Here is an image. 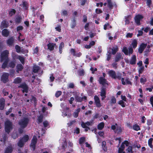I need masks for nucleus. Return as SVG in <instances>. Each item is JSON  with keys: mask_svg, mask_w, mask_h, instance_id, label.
<instances>
[{"mask_svg": "<svg viewBox=\"0 0 153 153\" xmlns=\"http://www.w3.org/2000/svg\"><path fill=\"white\" fill-rule=\"evenodd\" d=\"M140 68L139 69V74H141L143 71L144 67L143 66L140 67Z\"/></svg>", "mask_w": 153, "mask_h": 153, "instance_id": "56", "label": "nucleus"}, {"mask_svg": "<svg viewBox=\"0 0 153 153\" xmlns=\"http://www.w3.org/2000/svg\"><path fill=\"white\" fill-rule=\"evenodd\" d=\"M146 81V79L145 78H141L140 79V82L144 84Z\"/></svg>", "mask_w": 153, "mask_h": 153, "instance_id": "59", "label": "nucleus"}, {"mask_svg": "<svg viewBox=\"0 0 153 153\" xmlns=\"http://www.w3.org/2000/svg\"><path fill=\"white\" fill-rule=\"evenodd\" d=\"M107 2L108 3V6L110 8H111L113 7V4L111 2V0H107Z\"/></svg>", "mask_w": 153, "mask_h": 153, "instance_id": "39", "label": "nucleus"}, {"mask_svg": "<svg viewBox=\"0 0 153 153\" xmlns=\"http://www.w3.org/2000/svg\"><path fill=\"white\" fill-rule=\"evenodd\" d=\"M43 119V116L42 115H40L39 117H38V123H41L42 122Z\"/></svg>", "mask_w": 153, "mask_h": 153, "instance_id": "49", "label": "nucleus"}, {"mask_svg": "<svg viewBox=\"0 0 153 153\" xmlns=\"http://www.w3.org/2000/svg\"><path fill=\"white\" fill-rule=\"evenodd\" d=\"M118 103L123 107H125L126 103L123 100H120L119 101Z\"/></svg>", "mask_w": 153, "mask_h": 153, "instance_id": "43", "label": "nucleus"}, {"mask_svg": "<svg viewBox=\"0 0 153 153\" xmlns=\"http://www.w3.org/2000/svg\"><path fill=\"white\" fill-rule=\"evenodd\" d=\"M116 102V100L114 96H112L111 97L110 101V104L112 105L113 104H115Z\"/></svg>", "mask_w": 153, "mask_h": 153, "instance_id": "30", "label": "nucleus"}, {"mask_svg": "<svg viewBox=\"0 0 153 153\" xmlns=\"http://www.w3.org/2000/svg\"><path fill=\"white\" fill-rule=\"evenodd\" d=\"M131 45L134 48H136L137 45V40L134 39L132 42Z\"/></svg>", "mask_w": 153, "mask_h": 153, "instance_id": "37", "label": "nucleus"}, {"mask_svg": "<svg viewBox=\"0 0 153 153\" xmlns=\"http://www.w3.org/2000/svg\"><path fill=\"white\" fill-rule=\"evenodd\" d=\"M1 27L3 28L7 27L8 26V24L5 21H3L1 25Z\"/></svg>", "mask_w": 153, "mask_h": 153, "instance_id": "34", "label": "nucleus"}, {"mask_svg": "<svg viewBox=\"0 0 153 153\" xmlns=\"http://www.w3.org/2000/svg\"><path fill=\"white\" fill-rule=\"evenodd\" d=\"M121 99H122V100L123 101H124L125 102H126L127 101V99L125 96H123V95H121Z\"/></svg>", "mask_w": 153, "mask_h": 153, "instance_id": "63", "label": "nucleus"}, {"mask_svg": "<svg viewBox=\"0 0 153 153\" xmlns=\"http://www.w3.org/2000/svg\"><path fill=\"white\" fill-rule=\"evenodd\" d=\"M78 75L80 76H83L84 74V71L83 70H80L78 71Z\"/></svg>", "mask_w": 153, "mask_h": 153, "instance_id": "48", "label": "nucleus"}, {"mask_svg": "<svg viewBox=\"0 0 153 153\" xmlns=\"http://www.w3.org/2000/svg\"><path fill=\"white\" fill-rule=\"evenodd\" d=\"M9 52L7 50H5L3 51L1 55V62H2L4 61L2 65V68H5L7 66V63L8 61V58Z\"/></svg>", "mask_w": 153, "mask_h": 153, "instance_id": "1", "label": "nucleus"}, {"mask_svg": "<svg viewBox=\"0 0 153 153\" xmlns=\"http://www.w3.org/2000/svg\"><path fill=\"white\" fill-rule=\"evenodd\" d=\"M39 51V49L38 47H36L33 50V54H37Z\"/></svg>", "mask_w": 153, "mask_h": 153, "instance_id": "61", "label": "nucleus"}, {"mask_svg": "<svg viewBox=\"0 0 153 153\" xmlns=\"http://www.w3.org/2000/svg\"><path fill=\"white\" fill-rule=\"evenodd\" d=\"M147 45L146 44H142L138 48V51L140 53H142Z\"/></svg>", "mask_w": 153, "mask_h": 153, "instance_id": "17", "label": "nucleus"}, {"mask_svg": "<svg viewBox=\"0 0 153 153\" xmlns=\"http://www.w3.org/2000/svg\"><path fill=\"white\" fill-rule=\"evenodd\" d=\"M22 82V79L19 77L16 78L14 81L13 82L16 84H18Z\"/></svg>", "mask_w": 153, "mask_h": 153, "instance_id": "31", "label": "nucleus"}, {"mask_svg": "<svg viewBox=\"0 0 153 153\" xmlns=\"http://www.w3.org/2000/svg\"><path fill=\"white\" fill-rule=\"evenodd\" d=\"M147 5L149 7H150L151 5L152 4V0H146Z\"/></svg>", "mask_w": 153, "mask_h": 153, "instance_id": "55", "label": "nucleus"}, {"mask_svg": "<svg viewBox=\"0 0 153 153\" xmlns=\"http://www.w3.org/2000/svg\"><path fill=\"white\" fill-rule=\"evenodd\" d=\"M9 74L7 73H4L1 77V81L4 83H5L8 81Z\"/></svg>", "mask_w": 153, "mask_h": 153, "instance_id": "8", "label": "nucleus"}, {"mask_svg": "<svg viewBox=\"0 0 153 153\" xmlns=\"http://www.w3.org/2000/svg\"><path fill=\"white\" fill-rule=\"evenodd\" d=\"M37 139L36 136H34L31 140V142L30 145V147L32 150H34L35 148V145L36 143Z\"/></svg>", "mask_w": 153, "mask_h": 153, "instance_id": "9", "label": "nucleus"}, {"mask_svg": "<svg viewBox=\"0 0 153 153\" xmlns=\"http://www.w3.org/2000/svg\"><path fill=\"white\" fill-rule=\"evenodd\" d=\"M12 137L13 138L15 139L18 137V135L16 133L13 132L12 134Z\"/></svg>", "mask_w": 153, "mask_h": 153, "instance_id": "57", "label": "nucleus"}, {"mask_svg": "<svg viewBox=\"0 0 153 153\" xmlns=\"http://www.w3.org/2000/svg\"><path fill=\"white\" fill-rule=\"evenodd\" d=\"M13 129L12 123L9 120H7L5 123V130L7 134H9Z\"/></svg>", "mask_w": 153, "mask_h": 153, "instance_id": "3", "label": "nucleus"}, {"mask_svg": "<svg viewBox=\"0 0 153 153\" xmlns=\"http://www.w3.org/2000/svg\"><path fill=\"white\" fill-rule=\"evenodd\" d=\"M112 53L113 54H115L118 51V48L117 46H115L113 47L112 49Z\"/></svg>", "mask_w": 153, "mask_h": 153, "instance_id": "32", "label": "nucleus"}, {"mask_svg": "<svg viewBox=\"0 0 153 153\" xmlns=\"http://www.w3.org/2000/svg\"><path fill=\"white\" fill-rule=\"evenodd\" d=\"M16 58L19 59L22 64L24 63L25 59L23 57L18 56L16 57Z\"/></svg>", "mask_w": 153, "mask_h": 153, "instance_id": "28", "label": "nucleus"}, {"mask_svg": "<svg viewBox=\"0 0 153 153\" xmlns=\"http://www.w3.org/2000/svg\"><path fill=\"white\" fill-rule=\"evenodd\" d=\"M76 20L75 18H74L72 21V23L71 25V28H74L76 26Z\"/></svg>", "mask_w": 153, "mask_h": 153, "instance_id": "40", "label": "nucleus"}, {"mask_svg": "<svg viewBox=\"0 0 153 153\" xmlns=\"http://www.w3.org/2000/svg\"><path fill=\"white\" fill-rule=\"evenodd\" d=\"M100 93V95L102 97L101 99L103 100L106 97V92L105 88H102Z\"/></svg>", "mask_w": 153, "mask_h": 153, "instance_id": "13", "label": "nucleus"}, {"mask_svg": "<svg viewBox=\"0 0 153 153\" xmlns=\"http://www.w3.org/2000/svg\"><path fill=\"white\" fill-rule=\"evenodd\" d=\"M76 101L77 102H81L83 99L85 100L86 99V97L85 96L83 97H81L78 96H76L75 97Z\"/></svg>", "mask_w": 153, "mask_h": 153, "instance_id": "20", "label": "nucleus"}, {"mask_svg": "<svg viewBox=\"0 0 153 153\" xmlns=\"http://www.w3.org/2000/svg\"><path fill=\"white\" fill-rule=\"evenodd\" d=\"M153 139L152 138H150L148 141V143L149 146L151 148H152V142L153 141Z\"/></svg>", "mask_w": 153, "mask_h": 153, "instance_id": "44", "label": "nucleus"}, {"mask_svg": "<svg viewBox=\"0 0 153 153\" xmlns=\"http://www.w3.org/2000/svg\"><path fill=\"white\" fill-rule=\"evenodd\" d=\"M16 51L17 53H19L20 51V47L18 45H16L15 47Z\"/></svg>", "mask_w": 153, "mask_h": 153, "instance_id": "54", "label": "nucleus"}, {"mask_svg": "<svg viewBox=\"0 0 153 153\" xmlns=\"http://www.w3.org/2000/svg\"><path fill=\"white\" fill-rule=\"evenodd\" d=\"M131 18V16H128L125 17V22L126 24H128L129 23V20Z\"/></svg>", "mask_w": 153, "mask_h": 153, "instance_id": "29", "label": "nucleus"}, {"mask_svg": "<svg viewBox=\"0 0 153 153\" xmlns=\"http://www.w3.org/2000/svg\"><path fill=\"white\" fill-rule=\"evenodd\" d=\"M111 128L113 130H114L115 133L117 134L120 133L122 131V129L121 126L117 124H116L115 125H112Z\"/></svg>", "mask_w": 153, "mask_h": 153, "instance_id": "6", "label": "nucleus"}, {"mask_svg": "<svg viewBox=\"0 0 153 153\" xmlns=\"http://www.w3.org/2000/svg\"><path fill=\"white\" fill-rule=\"evenodd\" d=\"M125 145L127 146H128L129 145V143L127 141H125L123 143H122V144L121 145L120 147L119 148L122 149L123 150H124L125 148Z\"/></svg>", "mask_w": 153, "mask_h": 153, "instance_id": "18", "label": "nucleus"}, {"mask_svg": "<svg viewBox=\"0 0 153 153\" xmlns=\"http://www.w3.org/2000/svg\"><path fill=\"white\" fill-rule=\"evenodd\" d=\"M5 102V100L3 98H1L0 99V109L3 110L4 108Z\"/></svg>", "mask_w": 153, "mask_h": 153, "instance_id": "15", "label": "nucleus"}, {"mask_svg": "<svg viewBox=\"0 0 153 153\" xmlns=\"http://www.w3.org/2000/svg\"><path fill=\"white\" fill-rule=\"evenodd\" d=\"M64 143L62 144V148L64 150L65 149V148L67 147V143L66 142V140L65 139V140H64Z\"/></svg>", "mask_w": 153, "mask_h": 153, "instance_id": "52", "label": "nucleus"}, {"mask_svg": "<svg viewBox=\"0 0 153 153\" xmlns=\"http://www.w3.org/2000/svg\"><path fill=\"white\" fill-rule=\"evenodd\" d=\"M122 59H123L122 57V54L121 53H118L116 56L115 61L116 62H118Z\"/></svg>", "mask_w": 153, "mask_h": 153, "instance_id": "25", "label": "nucleus"}, {"mask_svg": "<svg viewBox=\"0 0 153 153\" xmlns=\"http://www.w3.org/2000/svg\"><path fill=\"white\" fill-rule=\"evenodd\" d=\"M136 61V56L133 55L131 57V58L130 61V63L131 65H134L135 64Z\"/></svg>", "mask_w": 153, "mask_h": 153, "instance_id": "19", "label": "nucleus"}, {"mask_svg": "<svg viewBox=\"0 0 153 153\" xmlns=\"http://www.w3.org/2000/svg\"><path fill=\"white\" fill-rule=\"evenodd\" d=\"M16 71L19 73V71H21L23 69V66L21 64L18 65L16 66Z\"/></svg>", "mask_w": 153, "mask_h": 153, "instance_id": "33", "label": "nucleus"}, {"mask_svg": "<svg viewBox=\"0 0 153 153\" xmlns=\"http://www.w3.org/2000/svg\"><path fill=\"white\" fill-rule=\"evenodd\" d=\"M122 51L126 55H130L132 54L133 52V49L131 47L128 48V51L127 48L125 47H124L123 48Z\"/></svg>", "mask_w": 153, "mask_h": 153, "instance_id": "7", "label": "nucleus"}, {"mask_svg": "<svg viewBox=\"0 0 153 153\" xmlns=\"http://www.w3.org/2000/svg\"><path fill=\"white\" fill-rule=\"evenodd\" d=\"M70 52L71 54L74 56L75 55L76 52L74 49L71 48L70 50Z\"/></svg>", "mask_w": 153, "mask_h": 153, "instance_id": "60", "label": "nucleus"}, {"mask_svg": "<svg viewBox=\"0 0 153 153\" xmlns=\"http://www.w3.org/2000/svg\"><path fill=\"white\" fill-rule=\"evenodd\" d=\"M133 128L134 130L136 131L140 130L139 126L137 124H135L133 126Z\"/></svg>", "mask_w": 153, "mask_h": 153, "instance_id": "42", "label": "nucleus"}, {"mask_svg": "<svg viewBox=\"0 0 153 153\" xmlns=\"http://www.w3.org/2000/svg\"><path fill=\"white\" fill-rule=\"evenodd\" d=\"M69 108L66 107L64 109L63 112H62V115L63 117L68 116L70 117L71 116V114L69 112Z\"/></svg>", "mask_w": 153, "mask_h": 153, "instance_id": "11", "label": "nucleus"}, {"mask_svg": "<svg viewBox=\"0 0 153 153\" xmlns=\"http://www.w3.org/2000/svg\"><path fill=\"white\" fill-rule=\"evenodd\" d=\"M40 68L38 66L34 65L33 66V72L34 73H37L39 70Z\"/></svg>", "mask_w": 153, "mask_h": 153, "instance_id": "35", "label": "nucleus"}, {"mask_svg": "<svg viewBox=\"0 0 153 153\" xmlns=\"http://www.w3.org/2000/svg\"><path fill=\"white\" fill-rule=\"evenodd\" d=\"M94 99L97 106L99 107H100L101 104L99 98L97 96H94Z\"/></svg>", "mask_w": 153, "mask_h": 153, "instance_id": "16", "label": "nucleus"}, {"mask_svg": "<svg viewBox=\"0 0 153 153\" xmlns=\"http://www.w3.org/2000/svg\"><path fill=\"white\" fill-rule=\"evenodd\" d=\"M29 139V137L27 135L24 136L21 139L18 143V145L19 146L22 147L25 143Z\"/></svg>", "mask_w": 153, "mask_h": 153, "instance_id": "5", "label": "nucleus"}, {"mask_svg": "<svg viewBox=\"0 0 153 153\" xmlns=\"http://www.w3.org/2000/svg\"><path fill=\"white\" fill-rule=\"evenodd\" d=\"M55 45H56L54 44H53L51 43H49L47 45L48 48L50 51H52L54 49V47Z\"/></svg>", "mask_w": 153, "mask_h": 153, "instance_id": "23", "label": "nucleus"}, {"mask_svg": "<svg viewBox=\"0 0 153 153\" xmlns=\"http://www.w3.org/2000/svg\"><path fill=\"white\" fill-rule=\"evenodd\" d=\"M29 119L25 117L21 119L19 122V124L20 126L23 128L26 127L28 123Z\"/></svg>", "mask_w": 153, "mask_h": 153, "instance_id": "4", "label": "nucleus"}, {"mask_svg": "<svg viewBox=\"0 0 153 153\" xmlns=\"http://www.w3.org/2000/svg\"><path fill=\"white\" fill-rule=\"evenodd\" d=\"M19 88H22V91L23 93L25 92L27 93L28 92V88L27 85L25 83H22L19 86Z\"/></svg>", "mask_w": 153, "mask_h": 153, "instance_id": "12", "label": "nucleus"}, {"mask_svg": "<svg viewBox=\"0 0 153 153\" xmlns=\"http://www.w3.org/2000/svg\"><path fill=\"white\" fill-rule=\"evenodd\" d=\"M85 138L82 137L80 138L79 140V143L80 144H82L83 143H84L85 141Z\"/></svg>", "mask_w": 153, "mask_h": 153, "instance_id": "51", "label": "nucleus"}, {"mask_svg": "<svg viewBox=\"0 0 153 153\" xmlns=\"http://www.w3.org/2000/svg\"><path fill=\"white\" fill-rule=\"evenodd\" d=\"M94 120H91L90 121H88L86 123L82 122L81 123V126L83 128H86L87 126H90L93 124Z\"/></svg>", "mask_w": 153, "mask_h": 153, "instance_id": "14", "label": "nucleus"}, {"mask_svg": "<svg viewBox=\"0 0 153 153\" xmlns=\"http://www.w3.org/2000/svg\"><path fill=\"white\" fill-rule=\"evenodd\" d=\"M2 35L5 37H7L9 34V31L6 29H4L2 31Z\"/></svg>", "mask_w": 153, "mask_h": 153, "instance_id": "21", "label": "nucleus"}, {"mask_svg": "<svg viewBox=\"0 0 153 153\" xmlns=\"http://www.w3.org/2000/svg\"><path fill=\"white\" fill-rule=\"evenodd\" d=\"M62 94V92L60 91H56L55 94V96L56 97H59Z\"/></svg>", "mask_w": 153, "mask_h": 153, "instance_id": "53", "label": "nucleus"}, {"mask_svg": "<svg viewBox=\"0 0 153 153\" xmlns=\"http://www.w3.org/2000/svg\"><path fill=\"white\" fill-rule=\"evenodd\" d=\"M80 108H78L76 110L73 114V116L74 117L76 118L78 117L79 112H80Z\"/></svg>", "mask_w": 153, "mask_h": 153, "instance_id": "26", "label": "nucleus"}, {"mask_svg": "<svg viewBox=\"0 0 153 153\" xmlns=\"http://www.w3.org/2000/svg\"><path fill=\"white\" fill-rule=\"evenodd\" d=\"M15 62H10L9 64V66L10 67L13 68L15 67Z\"/></svg>", "mask_w": 153, "mask_h": 153, "instance_id": "47", "label": "nucleus"}, {"mask_svg": "<svg viewBox=\"0 0 153 153\" xmlns=\"http://www.w3.org/2000/svg\"><path fill=\"white\" fill-rule=\"evenodd\" d=\"M14 42V39L13 37H11L7 41V44L9 46H12Z\"/></svg>", "mask_w": 153, "mask_h": 153, "instance_id": "24", "label": "nucleus"}, {"mask_svg": "<svg viewBox=\"0 0 153 153\" xmlns=\"http://www.w3.org/2000/svg\"><path fill=\"white\" fill-rule=\"evenodd\" d=\"M150 101L151 104H152V106L153 108V96L151 97H150Z\"/></svg>", "mask_w": 153, "mask_h": 153, "instance_id": "64", "label": "nucleus"}, {"mask_svg": "<svg viewBox=\"0 0 153 153\" xmlns=\"http://www.w3.org/2000/svg\"><path fill=\"white\" fill-rule=\"evenodd\" d=\"M22 6L24 9H27L28 7L27 3L25 1H24L23 3Z\"/></svg>", "mask_w": 153, "mask_h": 153, "instance_id": "46", "label": "nucleus"}, {"mask_svg": "<svg viewBox=\"0 0 153 153\" xmlns=\"http://www.w3.org/2000/svg\"><path fill=\"white\" fill-rule=\"evenodd\" d=\"M15 71L14 70H12L10 72V74L12 77H13L14 76Z\"/></svg>", "mask_w": 153, "mask_h": 153, "instance_id": "62", "label": "nucleus"}, {"mask_svg": "<svg viewBox=\"0 0 153 153\" xmlns=\"http://www.w3.org/2000/svg\"><path fill=\"white\" fill-rule=\"evenodd\" d=\"M12 150V149L11 147H8L6 149L4 153H11Z\"/></svg>", "mask_w": 153, "mask_h": 153, "instance_id": "38", "label": "nucleus"}, {"mask_svg": "<svg viewBox=\"0 0 153 153\" xmlns=\"http://www.w3.org/2000/svg\"><path fill=\"white\" fill-rule=\"evenodd\" d=\"M109 76L114 79H117L120 80L121 78V74L119 72H117L116 74V72L113 70H110L108 72Z\"/></svg>", "mask_w": 153, "mask_h": 153, "instance_id": "2", "label": "nucleus"}, {"mask_svg": "<svg viewBox=\"0 0 153 153\" xmlns=\"http://www.w3.org/2000/svg\"><path fill=\"white\" fill-rule=\"evenodd\" d=\"M107 56V60L109 61L111 58V53L110 52H108L106 54Z\"/></svg>", "mask_w": 153, "mask_h": 153, "instance_id": "50", "label": "nucleus"}, {"mask_svg": "<svg viewBox=\"0 0 153 153\" xmlns=\"http://www.w3.org/2000/svg\"><path fill=\"white\" fill-rule=\"evenodd\" d=\"M133 33H127L126 35V37L127 38H131L133 36Z\"/></svg>", "mask_w": 153, "mask_h": 153, "instance_id": "58", "label": "nucleus"}, {"mask_svg": "<svg viewBox=\"0 0 153 153\" xmlns=\"http://www.w3.org/2000/svg\"><path fill=\"white\" fill-rule=\"evenodd\" d=\"M16 10L14 9H11L9 12V14L11 16L15 13Z\"/></svg>", "mask_w": 153, "mask_h": 153, "instance_id": "45", "label": "nucleus"}, {"mask_svg": "<svg viewBox=\"0 0 153 153\" xmlns=\"http://www.w3.org/2000/svg\"><path fill=\"white\" fill-rule=\"evenodd\" d=\"M105 124L103 122H101L97 126V128L99 130H102L104 128Z\"/></svg>", "mask_w": 153, "mask_h": 153, "instance_id": "27", "label": "nucleus"}, {"mask_svg": "<svg viewBox=\"0 0 153 153\" xmlns=\"http://www.w3.org/2000/svg\"><path fill=\"white\" fill-rule=\"evenodd\" d=\"M132 146H129L127 149L126 150V151L127 153H133L132 151Z\"/></svg>", "mask_w": 153, "mask_h": 153, "instance_id": "41", "label": "nucleus"}, {"mask_svg": "<svg viewBox=\"0 0 153 153\" xmlns=\"http://www.w3.org/2000/svg\"><path fill=\"white\" fill-rule=\"evenodd\" d=\"M64 47V43L62 42L60 44L59 49V52L60 53H61L62 52V49Z\"/></svg>", "mask_w": 153, "mask_h": 153, "instance_id": "36", "label": "nucleus"}, {"mask_svg": "<svg viewBox=\"0 0 153 153\" xmlns=\"http://www.w3.org/2000/svg\"><path fill=\"white\" fill-rule=\"evenodd\" d=\"M99 83L103 85H105L106 84V79L102 77H100L99 79Z\"/></svg>", "mask_w": 153, "mask_h": 153, "instance_id": "22", "label": "nucleus"}, {"mask_svg": "<svg viewBox=\"0 0 153 153\" xmlns=\"http://www.w3.org/2000/svg\"><path fill=\"white\" fill-rule=\"evenodd\" d=\"M143 18V16L140 15H138L135 16L134 20L135 23L138 25H140V21Z\"/></svg>", "mask_w": 153, "mask_h": 153, "instance_id": "10", "label": "nucleus"}]
</instances>
